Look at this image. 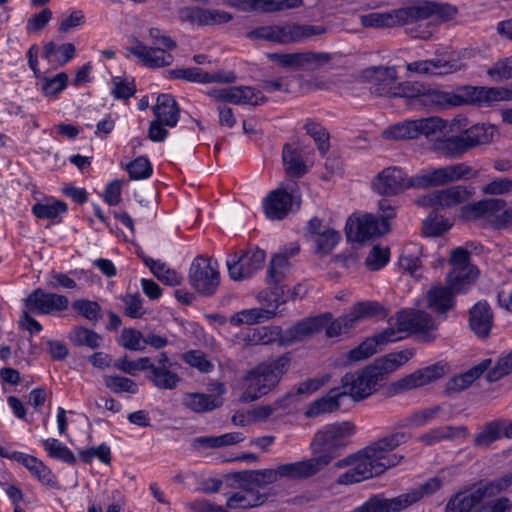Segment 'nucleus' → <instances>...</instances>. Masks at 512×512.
I'll return each mask as SVG.
<instances>
[{
	"instance_id": "58836bf2",
	"label": "nucleus",
	"mask_w": 512,
	"mask_h": 512,
	"mask_svg": "<svg viewBox=\"0 0 512 512\" xmlns=\"http://www.w3.org/2000/svg\"><path fill=\"white\" fill-rule=\"evenodd\" d=\"M468 94L469 99L473 103L480 106H490L493 102L510 99V91L504 88L492 87H471Z\"/></svg>"
},
{
	"instance_id": "680f3d73",
	"label": "nucleus",
	"mask_w": 512,
	"mask_h": 512,
	"mask_svg": "<svg viewBox=\"0 0 512 512\" xmlns=\"http://www.w3.org/2000/svg\"><path fill=\"white\" fill-rule=\"evenodd\" d=\"M105 386L113 393H130L136 394L138 392V385L130 378L118 375H106L104 377Z\"/></svg>"
},
{
	"instance_id": "6ab92c4d",
	"label": "nucleus",
	"mask_w": 512,
	"mask_h": 512,
	"mask_svg": "<svg viewBox=\"0 0 512 512\" xmlns=\"http://www.w3.org/2000/svg\"><path fill=\"white\" fill-rule=\"evenodd\" d=\"M265 256V251L259 248L242 252L240 255H230L227 268L231 279L239 281L250 278L262 268Z\"/></svg>"
},
{
	"instance_id": "39448f33",
	"label": "nucleus",
	"mask_w": 512,
	"mask_h": 512,
	"mask_svg": "<svg viewBox=\"0 0 512 512\" xmlns=\"http://www.w3.org/2000/svg\"><path fill=\"white\" fill-rule=\"evenodd\" d=\"M382 215H351L345 225V234L350 242L363 243L381 236L390 230L389 220L395 217L394 209L383 200L380 202Z\"/></svg>"
},
{
	"instance_id": "f704fd0d",
	"label": "nucleus",
	"mask_w": 512,
	"mask_h": 512,
	"mask_svg": "<svg viewBox=\"0 0 512 512\" xmlns=\"http://www.w3.org/2000/svg\"><path fill=\"white\" fill-rule=\"evenodd\" d=\"M492 363L491 359H484L468 371L456 375L446 383L447 393H458L467 389L476 379L488 370Z\"/></svg>"
},
{
	"instance_id": "c85d7f7f",
	"label": "nucleus",
	"mask_w": 512,
	"mask_h": 512,
	"mask_svg": "<svg viewBox=\"0 0 512 512\" xmlns=\"http://www.w3.org/2000/svg\"><path fill=\"white\" fill-rule=\"evenodd\" d=\"M294 196L283 188H278L269 193L264 202V211L271 220H281L292 210Z\"/></svg>"
},
{
	"instance_id": "f03ea898",
	"label": "nucleus",
	"mask_w": 512,
	"mask_h": 512,
	"mask_svg": "<svg viewBox=\"0 0 512 512\" xmlns=\"http://www.w3.org/2000/svg\"><path fill=\"white\" fill-rule=\"evenodd\" d=\"M354 432V424L344 421L327 425L315 434L311 443L315 456L303 460V463L311 467L309 471L311 477L323 470L333 459L338 457L339 451L347 445V439Z\"/></svg>"
},
{
	"instance_id": "e433bc0d",
	"label": "nucleus",
	"mask_w": 512,
	"mask_h": 512,
	"mask_svg": "<svg viewBox=\"0 0 512 512\" xmlns=\"http://www.w3.org/2000/svg\"><path fill=\"white\" fill-rule=\"evenodd\" d=\"M454 291L450 285L448 287H434L427 293L428 308L439 313L445 314L454 306Z\"/></svg>"
},
{
	"instance_id": "72a5a7b5",
	"label": "nucleus",
	"mask_w": 512,
	"mask_h": 512,
	"mask_svg": "<svg viewBox=\"0 0 512 512\" xmlns=\"http://www.w3.org/2000/svg\"><path fill=\"white\" fill-rule=\"evenodd\" d=\"M344 400V392H341L338 387H334L326 395L312 402L306 411V415L317 417L321 414L337 411L343 405Z\"/></svg>"
},
{
	"instance_id": "5fc2aeb1",
	"label": "nucleus",
	"mask_w": 512,
	"mask_h": 512,
	"mask_svg": "<svg viewBox=\"0 0 512 512\" xmlns=\"http://www.w3.org/2000/svg\"><path fill=\"white\" fill-rule=\"evenodd\" d=\"M67 204L61 200L36 203L32 207L33 214L39 219H55L60 214L67 212Z\"/></svg>"
},
{
	"instance_id": "f257e3e1",
	"label": "nucleus",
	"mask_w": 512,
	"mask_h": 512,
	"mask_svg": "<svg viewBox=\"0 0 512 512\" xmlns=\"http://www.w3.org/2000/svg\"><path fill=\"white\" fill-rule=\"evenodd\" d=\"M410 438V433L395 430L391 434L372 442L356 454L338 461L337 467L339 468L351 466L339 476L338 483L342 485L359 483L379 476L387 469L397 466L404 459V456L391 452L406 443Z\"/></svg>"
},
{
	"instance_id": "20e7f679",
	"label": "nucleus",
	"mask_w": 512,
	"mask_h": 512,
	"mask_svg": "<svg viewBox=\"0 0 512 512\" xmlns=\"http://www.w3.org/2000/svg\"><path fill=\"white\" fill-rule=\"evenodd\" d=\"M493 133V126L475 124L459 135L434 138L432 149L447 158L457 159L476 146L489 143L493 138Z\"/></svg>"
},
{
	"instance_id": "bb28decb",
	"label": "nucleus",
	"mask_w": 512,
	"mask_h": 512,
	"mask_svg": "<svg viewBox=\"0 0 512 512\" xmlns=\"http://www.w3.org/2000/svg\"><path fill=\"white\" fill-rule=\"evenodd\" d=\"M168 73L169 77L172 79L197 83H233L236 80V76L233 72L208 73L198 67L177 68L170 70Z\"/></svg>"
},
{
	"instance_id": "0eeeda50",
	"label": "nucleus",
	"mask_w": 512,
	"mask_h": 512,
	"mask_svg": "<svg viewBox=\"0 0 512 512\" xmlns=\"http://www.w3.org/2000/svg\"><path fill=\"white\" fill-rule=\"evenodd\" d=\"M407 105L413 109L440 110L462 105L463 96L438 88L412 83L404 92Z\"/></svg>"
},
{
	"instance_id": "8fccbe9b",
	"label": "nucleus",
	"mask_w": 512,
	"mask_h": 512,
	"mask_svg": "<svg viewBox=\"0 0 512 512\" xmlns=\"http://www.w3.org/2000/svg\"><path fill=\"white\" fill-rule=\"evenodd\" d=\"M502 437V420L486 423L482 430L475 435L473 445L479 448H487Z\"/></svg>"
},
{
	"instance_id": "49530a36",
	"label": "nucleus",
	"mask_w": 512,
	"mask_h": 512,
	"mask_svg": "<svg viewBox=\"0 0 512 512\" xmlns=\"http://www.w3.org/2000/svg\"><path fill=\"white\" fill-rule=\"evenodd\" d=\"M143 260L153 275L163 284L177 286L181 283V276H179L176 271L167 267L165 263L150 257H144Z\"/></svg>"
},
{
	"instance_id": "bf43d9fd",
	"label": "nucleus",
	"mask_w": 512,
	"mask_h": 512,
	"mask_svg": "<svg viewBox=\"0 0 512 512\" xmlns=\"http://www.w3.org/2000/svg\"><path fill=\"white\" fill-rule=\"evenodd\" d=\"M72 308L82 317L87 319L93 324H96L102 319L101 306L91 300L79 299L72 303Z\"/></svg>"
},
{
	"instance_id": "473e14b6",
	"label": "nucleus",
	"mask_w": 512,
	"mask_h": 512,
	"mask_svg": "<svg viewBox=\"0 0 512 512\" xmlns=\"http://www.w3.org/2000/svg\"><path fill=\"white\" fill-rule=\"evenodd\" d=\"M155 119L167 127H175L179 121L180 109L175 99L169 94H161L153 107Z\"/></svg>"
},
{
	"instance_id": "f8f14e48",
	"label": "nucleus",
	"mask_w": 512,
	"mask_h": 512,
	"mask_svg": "<svg viewBox=\"0 0 512 512\" xmlns=\"http://www.w3.org/2000/svg\"><path fill=\"white\" fill-rule=\"evenodd\" d=\"M448 372V364L444 361H439L401 377L391 384L390 390L394 394H400L418 389L438 381L447 375Z\"/></svg>"
},
{
	"instance_id": "09e8293b",
	"label": "nucleus",
	"mask_w": 512,
	"mask_h": 512,
	"mask_svg": "<svg viewBox=\"0 0 512 512\" xmlns=\"http://www.w3.org/2000/svg\"><path fill=\"white\" fill-rule=\"evenodd\" d=\"M146 378L158 389L172 390L180 382L177 373L168 367H152V373L147 374Z\"/></svg>"
},
{
	"instance_id": "774afa93",
	"label": "nucleus",
	"mask_w": 512,
	"mask_h": 512,
	"mask_svg": "<svg viewBox=\"0 0 512 512\" xmlns=\"http://www.w3.org/2000/svg\"><path fill=\"white\" fill-rule=\"evenodd\" d=\"M119 344L132 351H143L145 349L144 336L133 328H125L120 335Z\"/></svg>"
},
{
	"instance_id": "4468645a",
	"label": "nucleus",
	"mask_w": 512,
	"mask_h": 512,
	"mask_svg": "<svg viewBox=\"0 0 512 512\" xmlns=\"http://www.w3.org/2000/svg\"><path fill=\"white\" fill-rule=\"evenodd\" d=\"M470 253L463 248L452 251V271L447 275V284L456 292H465L478 276V269L470 263Z\"/></svg>"
},
{
	"instance_id": "412c9836",
	"label": "nucleus",
	"mask_w": 512,
	"mask_h": 512,
	"mask_svg": "<svg viewBox=\"0 0 512 512\" xmlns=\"http://www.w3.org/2000/svg\"><path fill=\"white\" fill-rule=\"evenodd\" d=\"M472 192L465 186L457 185L443 190L433 191L423 196L418 203L435 210L451 208L467 201Z\"/></svg>"
},
{
	"instance_id": "864d4df0",
	"label": "nucleus",
	"mask_w": 512,
	"mask_h": 512,
	"mask_svg": "<svg viewBox=\"0 0 512 512\" xmlns=\"http://www.w3.org/2000/svg\"><path fill=\"white\" fill-rule=\"evenodd\" d=\"M23 465L42 484L47 486H54L56 484L55 476L52 474L51 470L36 457L29 455L27 461L25 460Z\"/></svg>"
},
{
	"instance_id": "a878e982",
	"label": "nucleus",
	"mask_w": 512,
	"mask_h": 512,
	"mask_svg": "<svg viewBox=\"0 0 512 512\" xmlns=\"http://www.w3.org/2000/svg\"><path fill=\"white\" fill-rule=\"evenodd\" d=\"M494 314L485 300L478 301L469 310L470 330L480 339H487L493 327Z\"/></svg>"
},
{
	"instance_id": "69168bd1",
	"label": "nucleus",
	"mask_w": 512,
	"mask_h": 512,
	"mask_svg": "<svg viewBox=\"0 0 512 512\" xmlns=\"http://www.w3.org/2000/svg\"><path fill=\"white\" fill-rule=\"evenodd\" d=\"M486 372L488 382H496L512 373V351L500 357L496 364L492 368L490 366Z\"/></svg>"
},
{
	"instance_id": "e2e57ef3",
	"label": "nucleus",
	"mask_w": 512,
	"mask_h": 512,
	"mask_svg": "<svg viewBox=\"0 0 512 512\" xmlns=\"http://www.w3.org/2000/svg\"><path fill=\"white\" fill-rule=\"evenodd\" d=\"M440 411L439 406L425 408L414 412L411 416L401 420L398 427H421L430 422Z\"/></svg>"
},
{
	"instance_id": "c9c22d12",
	"label": "nucleus",
	"mask_w": 512,
	"mask_h": 512,
	"mask_svg": "<svg viewBox=\"0 0 512 512\" xmlns=\"http://www.w3.org/2000/svg\"><path fill=\"white\" fill-rule=\"evenodd\" d=\"M414 355V348H406L380 357L374 361V364L377 366L384 379H386L388 374L406 364Z\"/></svg>"
},
{
	"instance_id": "a211bd4d",
	"label": "nucleus",
	"mask_w": 512,
	"mask_h": 512,
	"mask_svg": "<svg viewBox=\"0 0 512 512\" xmlns=\"http://www.w3.org/2000/svg\"><path fill=\"white\" fill-rule=\"evenodd\" d=\"M478 175L472 166L467 163H457L444 167L429 169L424 171V177L417 184L423 183L427 187H437L455 182L458 180H468Z\"/></svg>"
},
{
	"instance_id": "c756f323",
	"label": "nucleus",
	"mask_w": 512,
	"mask_h": 512,
	"mask_svg": "<svg viewBox=\"0 0 512 512\" xmlns=\"http://www.w3.org/2000/svg\"><path fill=\"white\" fill-rule=\"evenodd\" d=\"M238 483V492L231 494L226 502V506L230 509H250L263 505L268 500V494L262 493L259 490L249 485L244 486L242 481H235Z\"/></svg>"
},
{
	"instance_id": "4d7b16f0",
	"label": "nucleus",
	"mask_w": 512,
	"mask_h": 512,
	"mask_svg": "<svg viewBox=\"0 0 512 512\" xmlns=\"http://www.w3.org/2000/svg\"><path fill=\"white\" fill-rule=\"evenodd\" d=\"M42 443L50 457L61 460L69 465L76 463V457L73 452L57 439H45Z\"/></svg>"
},
{
	"instance_id": "3c124183",
	"label": "nucleus",
	"mask_w": 512,
	"mask_h": 512,
	"mask_svg": "<svg viewBox=\"0 0 512 512\" xmlns=\"http://www.w3.org/2000/svg\"><path fill=\"white\" fill-rule=\"evenodd\" d=\"M443 486V480L439 476L429 478L416 488L406 492L410 505L419 502L424 496H430L439 491Z\"/></svg>"
},
{
	"instance_id": "9d476101",
	"label": "nucleus",
	"mask_w": 512,
	"mask_h": 512,
	"mask_svg": "<svg viewBox=\"0 0 512 512\" xmlns=\"http://www.w3.org/2000/svg\"><path fill=\"white\" fill-rule=\"evenodd\" d=\"M287 273V259L283 255H274L267 270V281L269 287L261 291L257 298L260 303L266 306L265 309L274 310L288 301L289 289L282 285Z\"/></svg>"
},
{
	"instance_id": "37998d69",
	"label": "nucleus",
	"mask_w": 512,
	"mask_h": 512,
	"mask_svg": "<svg viewBox=\"0 0 512 512\" xmlns=\"http://www.w3.org/2000/svg\"><path fill=\"white\" fill-rule=\"evenodd\" d=\"M68 338L74 346L88 347L92 350L100 348L103 341L100 334L83 326H75Z\"/></svg>"
},
{
	"instance_id": "f3484780",
	"label": "nucleus",
	"mask_w": 512,
	"mask_h": 512,
	"mask_svg": "<svg viewBox=\"0 0 512 512\" xmlns=\"http://www.w3.org/2000/svg\"><path fill=\"white\" fill-rule=\"evenodd\" d=\"M267 58L280 67L292 70H314L330 62L331 55L326 52L268 53Z\"/></svg>"
},
{
	"instance_id": "2eb2a0df",
	"label": "nucleus",
	"mask_w": 512,
	"mask_h": 512,
	"mask_svg": "<svg viewBox=\"0 0 512 512\" xmlns=\"http://www.w3.org/2000/svg\"><path fill=\"white\" fill-rule=\"evenodd\" d=\"M365 76L372 83L371 92L377 96L405 98L404 92L412 84H397V71L394 67H371L365 71Z\"/></svg>"
},
{
	"instance_id": "b1692460",
	"label": "nucleus",
	"mask_w": 512,
	"mask_h": 512,
	"mask_svg": "<svg viewBox=\"0 0 512 512\" xmlns=\"http://www.w3.org/2000/svg\"><path fill=\"white\" fill-rule=\"evenodd\" d=\"M412 24L419 23L431 18H438L442 21L451 20L457 14V8L449 3H438L423 1L417 5L410 6Z\"/></svg>"
},
{
	"instance_id": "9b49d317",
	"label": "nucleus",
	"mask_w": 512,
	"mask_h": 512,
	"mask_svg": "<svg viewBox=\"0 0 512 512\" xmlns=\"http://www.w3.org/2000/svg\"><path fill=\"white\" fill-rule=\"evenodd\" d=\"M422 177H424V172L408 178L401 168L387 167L373 180L372 188L380 195H397L408 188H426V184H417Z\"/></svg>"
},
{
	"instance_id": "423d86ee",
	"label": "nucleus",
	"mask_w": 512,
	"mask_h": 512,
	"mask_svg": "<svg viewBox=\"0 0 512 512\" xmlns=\"http://www.w3.org/2000/svg\"><path fill=\"white\" fill-rule=\"evenodd\" d=\"M311 467L303 461L281 464L275 469L243 470L234 472L230 478L234 481H242L244 486L251 485L254 490L264 488L266 485L277 482L280 478L290 480H303L311 477Z\"/></svg>"
},
{
	"instance_id": "6e6552de",
	"label": "nucleus",
	"mask_w": 512,
	"mask_h": 512,
	"mask_svg": "<svg viewBox=\"0 0 512 512\" xmlns=\"http://www.w3.org/2000/svg\"><path fill=\"white\" fill-rule=\"evenodd\" d=\"M465 220H483L495 229L512 227V208L502 199L492 198L465 205L461 208Z\"/></svg>"
},
{
	"instance_id": "5701e85b",
	"label": "nucleus",
	"mask_w": 512,
	"mask_h": 512,
	"mask_svg": "<svg viewBox=\"0 0 512 512\" xmlns=\"http://www.w3.org/2000/svg\"><path fill=\"white\" fill-rule=\"evenodd\" d=\"M364 27H393L412 24L410 6L388 12H371L361 16Z\"/></svg>"
},
{
	"instance_id": "052dcab7",
	"label": "nucleus",
	"mask_w": 512,
	"mask_h": 512,
	"mask_svg": "<svg viewBox=\"0 0 512 512\" xmlns=\"http://www.w3.org/2000/svg\"><path fill=\"white\" fill-rule=\"evenodd\" d=\"M327 28L322 25L293 24L289 26L290 42H301L304 39L326 33Z\"/></svg>"
},
{
	"instance_id": "cd10ccee",
	"label": "nucleus",
	"mask_w": 512,
	"mask_h": 512,
	"mask_svg": "<svg viewBox=\"0 0 512 512\" xmlns=\"http://www.w3.org/2000/svg\"><path fill=\"white\" fill-rule=\"evenodd\" d=\"M127 51L137 57L140 62L149 68H160L170 66L174 57L167 53L161 47H148L141 41H136V45L128 47Z\"/></svg>"
},
{
	"instance_id": "4c0bfd02",
	"label": "nucleus",
	"mask_w": 512,
	"mask_h": 512,
	"mask_svg": "<svg viewBox=\"0 0 512 512\" xmlns=\"http://www.w3.org/2000/svg\"><path fill=\"white\" fill-rule=\"evenodd\" d=\"M469 432L465 426H441L429 430L419 437V441L425 445H433L443 440H451L458 437L466 438Z\"/></svg>"
},
{
	"instance_id": "6e6d98bb",
	"label": "nucleus",
	"mask_w": 512,
	"mask_h": 512,
	"mask_svg": "<svg viewBox=\"0 0 512 512\" xmlns=\"http://www.w3.org/2000/svg\"><path fill=\"white\" fill-rule=\"evenodd\" d=\"M438 210L433 211L423 221V233L426 236L437 237L441 236L451 228V224L443 216L438 215Z\"/></svg>"
},
{
	"instance_id": "7c9ffc66",
	"label": "nucleus",
	"mask_w": 512,
	"mask_h": 512,
	"mask_svg": "<svg viewBox=\"0 0 512 512\" xmlns=\"http://www.w3.org/2000/svg\"><path fill=\"white\" fill-rule=\"evenodd\" d=\"M410 506L405 493L393 498L373 495L353 512H401Z\"/></svg>"
},
{
	"instance_id": "1a4fd4ad",
	"label": "nucleus",
	"mask_w": 512,
	"mask_h": 512,
	"mask_svg": "<svg viewBox=\"0 0 512 512\" xmlns=\"http://www.w3.org/2000/svg\"><path fill=\"white\" fill-rule=\"evenodd\" d=\"M384 380L373 362L359 371L346 373L342 376L338 388L344 392L345 399L350 397L354 402H359L375 393Z\"/></svg>"
},
{
	"instance_id": "a19ab883",
	"label": "nucleus",
	"mask_w": 512,
	"mask_h": 512,
	"mask_svg": "<svg viewBox=\"0 0 512 512\" xmlns=\"http://www.w3.org/2000/svg\"><path fill=\"white\" fill-rule=\"evenodd\" d=\"M282 160L286 173L291 177H301L307 172L301 152L290 144L284 145Z\"/></svg>"
},
{
	"instance_id": "ea45409f",
	"label": "nucleus",
	"mask_w": 512,
	"mask_h": 512,
	"mask_svg": "<svg viewBox=\"0 0 512 512\" xmlns=\"http://www.w3.org/2000/svg\"><path fill=\"white\" fill-rule=\"evenodd\" d=\"M277 313L274 310L264 308L244 309L230 317V324L240 326L243 324L253 325L274 318Z\"/></svg>"
},
{
	"instance_id": "2f4dec72",
	"label": "nucleus",
	"mask_w": 512,
	"mask_h": 512,
	"mask_svg": "<svg viewBox=\"0 0 512 512\" xmlns=\"http://www.w3.org/2000/svg\"><path fill=\"white\" fill-rule=\"evenodd\" d=\"M483 492L478 488L454 494L447 502L445 512H474L484 500Z\"/></svg>"
},
{
	"instance_id": "338daca9",
	"label": "nucleus",
	"mask_w": 512,
	"mask_h": 512,
	"mask_svg": "<svg viewBox=\"0 0 512 512\" xmlns=\"http://www.w3.org/2000/svg\"><path fill=\"white\" fill-rule=\"evenodd\" d=\"M126 169L132 180L146 179L151 176L153 171L149 159L145 156H140L131 161Z\"/></svg>"
},
{
	"instance_id": "aec40b11",
	"label": "nucleus",
	"mask_w": 512,
	"mask_h": 512,
	"mask_svg": "<svg viewBox=\"0 0 512 512\" xmlns=\"http://www.w3.org/2000/svg\"><path fill=\"white\" fill-rule=\"evenodd\" d=\"M69 300L66 296L45 292L41 288L32 291L25 299L27 310L35 314H52L68 308Z\"/></svg>"
},
{
	"instance_id": "13d9d810",
	"label": "nucleus",
	"mask_w": 512,
	"mask_h": 512,
	"mask_svg": "<svg viewBox=\"0 0 512 512\" xmlns=\"http://www.w3.org/2000/svg\"><path fill=\"white\" fill-rule=\"evenodd\" d=\"M383 137L386 139H414L418 137L417 122L407 121L398 123L383 131Z\"/></svg>"
},
{
	"instance_id": "4be33fe9",
	"label": "nucleus",
	"mask_w": 512,
	"mask_h": 512,
	"mask_svg": "<svg viewBox=\"0 0 512 512\" xmlns=\"http://www.w3.org/2000/svg\"><path fill=\"white\" fill-rule=\"evenodd\" d=\"M211 390L216 392V394L185 393L182 397L183 406L195 413H207L218 409L223 405L221 395L226 392L225 385L223 383H215Z\"/></svg>"
},
{
	"instance_id": "603ef678",
	"label": "nucleus",
	"mask_w": 512,
	"mask_h": 512,
	"mask_svg": "<svg viewBox=\"0 0 512 512\" xmlns=\"http://www.w3.org/2000/svg\"><path fill=\"white\" fill-rule=\"evenodd\" d=\"M341 239L338 231L332 228H324L322 233L317 235L312 241L315 243V253L321 255L329 254Z\"/></svg>"
},
{
	"instance_id": "393cba45",
	"label": "nucleus",
	"mask_w": 512,
	"mask_h": 512,
	"mask_svg": "<svg viewBox=\"0 0 512 512\" xmlns=\"http://www.w3.org/2000/svg\"><path fill=\"white\" fill-rule=\"evenodd\" d=\"M330 319L331 314L325 313L323 315L301 320L282 333V343L290 344L302 341L306 337L324 329Z\"/></svg>"
},
{
	"instance_id": "c03bdc74",
	"label": "nucleus",
	"mask_w": 512,
	"mask_h": 512,
	"mask_svg": "<svg viewBox=\"0 0 512 512\" xmlns=\"http://www.w3.org/2000/svg\"><path fill=\"white\" fill-rule=\"evenodd\" d=\"M452 66L441 59L419 60L407 64V70L424 75H445Z\"/></svg>"
},
{
	"instance_id": "dca6fc26",
	"label": "nucleus",
	"mask_w": 512,
	"mask_h": 512,
	"mask_svg": "<svg viewBox=\"0 0 512 512\" xmlns=\"http://www.w3.org/2000/svg\"><path fill=\"white\" fill-rule=\"evenodd\" d=\"M396 325L399 331L408 334H420L422 342L430 343L435 339L432 334L436 330L433 318L421 310H403L398 312Z\"/></svg>"
},
{
	"instance_id": "0e129e2a",
	"label": "nucleus",
	"mask_w": 512,
	"mask_h": 512,
	"mask_svg": "<svg viewBox=\"0 0 512 512\" xmlns=\"http://www.w3.org/2000/svg\"><path fill=\"white\" fill-rule=\"evenodd\" d=\"M307 134H309L317 144L318 150L322 155H325L329 150V133L320 124L308 121L304 126Z\"/></svg>"
},
{
	"instance_id": "de8ad7c7",
	"label": "nucleus",
	"mask_w": 512,
	"mask_h": 512,
	"mask_svg": "<svg viewBox=\"0 0 512 512\" xmlns=\"http://www.w3.org/2000/svg\"><path fill=\"white\" fill-rule=\"evenodd\" d=\"M290 25L285 26H264L256 28L248 33L251 39H263L278 43H289L291 41L288 29Z\"/></svg>"
},
{
	"instance_id": "79ce46f5",
	"label": "nucleus",
	"mask_w": 512,
	"mask_h": 512,
	"mask_svg": "<svg viewBox=\"0 0 512 512\" xmlns=\"http://www.w3.org/2000/svg\"><path fill=\"white\" fill-rule=\"evenodd\" d=\"M282 335L280 327L262 326L249 330L244 340L248 345H268L276 341L282 342Z\"/></svg>"
},
{
	"instance_id": "a18cd8bd",
	"label": "nucleus",
	"mask_w": 512,
	"mask_h": 512,
	"mask_svg": "<svg viewBox=\"0 0 512 512\" xmlns=\"http://www.w3.org/2000/svg\"><path fill=\"white\" fill-rule=\"evenodd\" d=\"M350 314L357 324L365 318L376 317L384 319L388 316V310L377 301H362L351 308Z\"/></svg>"
},
{
	"instance_id": "7ed1b4c3",
	"label": "nucleus",
	"mask_w": 512,
	"mask_h": 512,
	"mask_svg": "<svg viewBox=\"0 0 512 512\" xmlns=\"http://www.w3.org/2000/svg\"><path fill=\"white\" fill-rule=\"evenodd\" d=\"M289 364L290 358L283 355L248 371L243 380L244 391L240 400L252 402L268 394L279 383Z\"/></svg>"
},
{
	"instance_id": "ddd939ff",
	"label": "nucleus",
	"mask_w": 512,
	"mask_h": 512,
	"mask_svg": "<svg viewBox=\"0 0 512 512\" xmlns=\"http://www.w3.org/2000/svg\"><path fill=\"white\" fill-rule=\"evenodd\" d=\"M189 282L199 294L213 295L220 284L217 263L209 258L196 257L189 269Z\"/></svg>"
}]
</instances>
